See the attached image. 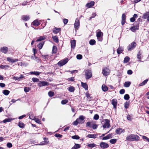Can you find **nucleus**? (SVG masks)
<instances>
[{
    "label": "nucleus",
    "mask_w": 149,
    "mask_h": 149,
    "mask_svg": "<svg viewBox=\"0 0 149 149\" xmlns=\"http://www.w3.org/2000/svg\"><path fill=\"white\" fill-rule=\"evenodd\" d=\"M52 38L54 42L56 43H58L59 42L58 39V37L56 36H53Z\"/></svg>",
    "instance_id": "bb28decb"
},
{
    "label": "nucleus",
    "mask_w": 149,
    "mask_h": 149,
    "mask_svg": "<svg viewBox=\"0 0 149 149\" xmlns=\"http://www.w3.org/2000/svg\"><path fill=\"white\" fill-rule=\"evenodd\" d=\"M116 141H117L116 139H111L109 141V142L113 144L115 143L116 142Z\"/></svg>",
    "instance_id": "a19ab883"
},
{
    "label": "nucleus",
    "mask_w": 149,
    "mask_h": 149,
    "mask_svg": "<svg viewBox=\"0 0 149 149\" xmlns=\"http://www.w3.org/2000/svg\"><path fill=\"white\" fill-rule=\"evenodd\" d=\"M97 127V125L96 124H93L92 125V127L93 129H96Z\"/></svg>",
    "instance_id": "0e129e2a"
},
{
    "label": "nucleus",
    "mask_w": 149,
    "mask_h": 149,
    "mask_svg": "<svg viewBox=\"0 0 149 149\" xmlns=\"http://www.w3.org/2000/svg\"><path fill=\"white\" fill-rule=\"evenodd\" d=\"M68 90L70 92H73L75 90V88L73 86H71L69 87Z\"/></svg>",
    "instance_id": "72a5a7b5"
},
{
    "label": "nucleus",
    "mask_w": 149,
    "mask_h": 149,
    "mask_svg": "<svg viewBox=\"0 0 149 149\" xmlns=\"http://www.w3.org/2000/svg\"><path fill=\"white\" fill-rule=\"evenodd\" d=\"M130 60V58L129 57L127 56L124 58V63H127Z\"/></svg>",
    "instance_id": "37998d69"
},
{
    "label": "nucleus",
    "mask_w": 149,
    "mask_h": 149,
    "mask_svg": "<svg viewBox=\"0 0 149 149\" xmlns=\"http://www.w3.org/2000/svg\"><path fill=\"white\" fill-rule=\"evenodd\" d=\"M68 58H65L59 61L58 63V65L60 66H62L66 64L68 61Z\"/></svg>",
    "instance_id": "0eeeda50"
},
{
    "label": "nucleus",
    "mask_w": 149,
    "mask_h": 149,
    "mask_svg": "<svg viewBox=\"0 0 149 149\" xmlns=\"http://www.w3.org/2000/svg\"><path fill=\"white\" fill-rule=\"evenodd\" d=\"M101 123L102 125V127L104 128H109L110 127V120L108 119L102 120L101 121Z\"/></svg>",
    "instance_id": "7ed1b4c3"
},
{
    "label": "nucleus",
    "mask_w": 149,
    "mask_h": 149,
    "mask_svg": "<svg viewBox=\"0 0 149 149\" xmlns=\"http://www.w3.org/2000/svg\"><path fill=\"white\" fill-rule=\"evenodd\" d=\"M125 90L123 89H121V90H120V91L119 93H120L121 94H124L125 93Z\"/></svg>",
    "instance_id": "69168bd1"
},
{
    "label": "nucleus",
    "mask_w": 149,
    "mask_h": 149,
    "mask_svg": "<svg viewBox=\"0 0 149 149\" xmlns=\"http://www.w3.org/2000/svg\"><path fill=\"white\" fill-rule=\"evenodd\" d=\"M54 94V93L52 91H49L48 93V95L49 97H51L53 96Z\"/></svg>",
    "instance_id": "a18cd8bd"
},
{
    "label": "nucleus",
    "mask_w": 149,
    "mask_h": 149,
    "mask_svg": "<svg viewBox=\"0 0 149 149\" xmlns=\"http://www.w3.org/2000/svg\"><path fill=\"white\" fill-rule=\"evenodd\" d=\"M84 118H85L83 116H80L79 118L73 122V125H77L78 124H81L84 123Z\"/></svg>",
    "instance_id": "f03ea898"
},
{
    "label": "nucleus",
    "mask_w": 149,
    "mask_h": 149,
    "mask_svg": "<svg viewBox=\"0 0 149 149\" xmlns=\"http://www.w3.org/2000/svg\"><path fill=\"white\" fill-rule=\"evenodd\" d=\"M129 103L128 102H126L125 103V109H127L129 106Z\"/></svg>",
    "instance_id": "13d9d810"
},
{
    "label": "nucleus",
    "mask_w": 149,
    "mask_h": 149,
    "mask_svg": "<svg viewBox=\"0 0 149 149\" xmlns=\"http://www.w3.org/2000/svg\"><path fill=\"white\" fill-rule=\"evenodd\" d=\"M95 41L93 39L89 41V44L90 45H94L95 43Z\"/></svg>",
    "instance_id": "ea45409f"
},
{
    "label": "nucleus",
    "mask_w": 149,
    "mask_h": 149,
    "mask_svg": "<svg viewBox=\"0 0 149 149\" xmlns=\"http://www.w3.org/2000/svg\"><path fill=\"white\" fill-rule=\"evenodd\" d=\"M142 136V139H143L144 140H146V141L149 142V139L148 138L144 136Z\"/></svg>",
    "instance_id": "4d7b16f0"
},
{
    "label": "nucleus",
    "mask_w": 149,
    "mask_h": 149,
    "mask_svg": "<svg viewBox=\"0 0 149 149\" xmlns=\"http://www.w3.org/2000/svg\"><path fill=\"white\" fill-rule=\"evenodd\" d=\"M111 104L113 106V108L116 109L117 104V100L116 99H113L111 100Z\"/></svg>",
    "instance_id": "2eb2a0df"
},
{
    "label": "nucleus",
    "mask_w": 149,
    "mask_h": 149,
    "mask_svg": "<svg viewBox=\"0 0 149 149\" xmlns=\"http://www.w3.org/2000/svg\"><path fill=\"white\" fill-rule=\"evenodd\" d=\"M102 88L103 91L105 92L108 90V87L104 85H103L102 86Z\"/></svg>",
    "instance_id": "c756f323"
},
{
    "label": "nucleus",
    "mask_w": 149,
    "mask_h": 149,
    "mask_svg": "<svg viewBox=\"0 0 149 149\" xmlns=\"http://www.w3.org/2000/svg\"><path fill=\"white\" fill-rule=\"evenodd\" d=\"M72 139H79L80 138L77 135L72 136Z\"/></svg>",
    "instance_id": "603ef678"
},
{
    "label": "nucleus",
    "mask_w": 149,
    "mask_h": 149,
    "mask_svg": "<svg viewBox=\"0 0 149 149\" xmlns=\"http://www.w3.org/2000/svg\"><path fill=\"white\" fill-rule=\"evenodd\" d=\"M29 116V118L31 119L34 120L36 118L34 117L33 114L32 113H30Z\"/></svg>",
    "instance_id": "c9c22d12"
},
{
    "label": "nucleus",
    "mask_w": 149,
    "mask_h": 149,
    "mask_svg": "<svg viewBox=\"0 0 149 149\" xmlns=\"http://www.w3.org/2000/svg\"><path fill=\"white\" fill-rule=\"evenodd\" d=\"M86 97L88 99H89V101H90L91 100V97L90 96V95L88 92H87L85 94Z\"/></svg>",
    "instance_id": "c03bdc74"
},
{
    "label": "nucleus",
    "mask_w": 149,
    "mask_h": 149,
    "mask_svg": "<svg viewBox=\"0 0 149 149\" xmlns=\"http://www.w3.org/2000/svg\"><path fill=\"white\" fill-rule=\"evenodd\" d=\"M32 24L33 25L37 26H39L40 24V23L38 19H36L34 21Z\"/></svg>",
    "instance_id": "f3484780"
},
{
    "label": "nucleus",
    "mask_w": 149,
    "mask_h": 149,
    "mask_svg": "<svg viewBox=\"0 0 149 149\" xmlns=\"http://www.w3.org/2000/svg\"><path fill=\"white\" fill-rule=\"evenodd\" d=\"M12 120V119L11 118H7V119H6L5 120H4L3 121V122L4 123L8 122H11Z\"/></svg>",
    "instance_id": "49530a36"
},
{
    "label": "nucleus",
    "mask_w": 149,
    "mask_h": 149,
    "mask_svg": "<svg viewBox=\"0 0 149 149\" xmlns=\"http://www.w3.org/2000/svg\"><path fill=\"white\" fill-rule=\"evenodd\" d=\"M126 19V15L125 14H123L122 16L121 24L123 25L125 23Z\"/></svg>",
    "instance_id": "dca6fc26"
},
{
    "label": "nucleus",
    "mask_w": 149,
    "mask_h": 149,
    "mask_svg": "<svg viewBox=\"0 0 149 149\" xmlns=\"http://www.w3.org/2000/svg\"><path fill=\"white\" fill-rule=\"evenodd\" d=\"M110 73V70L107 68H105L102 70V73L104 76L108 75Z\"/></svg>",
    "instance_id": "1a4fd4ad"
},
{
    "label": "nucleus",
    "mask_w": 149,
    "mask_h": 149,
    "mask_svg": "<svg viewBox=\"0 0 149 149\" xmlns=\"http://www.w3.org/2000/svg\"><path fill=\"white\" fill-rule=\"evenodd\" d=\"M126 139L127 141H132L139 140V137L136 135L131 134L127 136Z\"/></svg>",
    "instance_id": "f257e3e1"
},
{
    "label": "nucleus",
    "mask_w": 149,
    "mask_h": 149,
    "mask_svg": "<svg viewBox=\"0 0 149 149\" xmlns=\"http://www.w3.org/2000/svg\"><path fill=\"white\" fill-rule=\"evenodd\" d=\"M34 120L36 123L38 124H41L40 120L37 118H36L35 119H34Z\"/></svg>",
    "instance_id": "864d4df0"
},
{
    "label": "nucleus",
    "mask_w": 149,
    "mask_h": 149,
    "mask_svg": "<svg viewBox=\"0 0 149 149\" xmlns=\"http://www.w3.org/2000/svg\"><path fill=\"white\" fill-rule=\"evenodd\" d=\"M80 25L79 20L77 19H76L74 24V27L75 28V31L76 32L78 30L79 27Z\"/></svg>",
    "instance_id": "9d476101"
},
{
    "label": "nucleus",
    "mask_w": 149,
    "mask_h": 149,
    "mask_svg": "<svg viewBox=\"0 0 149 149\" xmlns=\"http://www.w3.org/2000/svg\"><path fill=\"white\" fill-rule=\"evenodd\" d=\"M18 126L20 128H23L24 127L25 125L21 121H20L18 123Z\"/></svg>",
    "instance_id": "e433bc0d"
},
{
    "label": "nucleus",
    "mask_w": 149,
    "mask_h": 149,
    "mask_svg": "<svg viewBox=\"0 0 149 149\" xmlns=\"http://www.w3.org/2000/svg\"><path fill=\"white\" fill-rule=\"evenodd\" d=\"M24 91L26 92L27 93L31 89L30 88L25 87L24 88Z\"/></svg>",
    "instance_id": "6e6d98bb"
},
{
    "label": "nucleus",
    "mask_w": 149,
    "mask_h": 149,
    "mask_svg": "<svg viewBox=\"0 0 149 149\" xmlns=\"http://www.w3.org/2000/svg\"><path fill=\"white\" fill-rule=\"evenodd\" d=\"M9 67L8 65H1L0 66V68L1 69H7Z\"/></svg>",
    "instance_id": "7c9ffc66"
},
{
    "label": "nucleus",
    "mask_w": 149,
    "mask_h": 149,
    "mask_svg": "<svg viewBox=\"0 0 149 149\" xmlns=\"http://www.w3.org/2000/svg\"><path fill=\"white\" fill-rule=\"evenodd\" d=\"M81 86L83 87L86 90H87L88 88V86L87 84L84 83H81Z\"/></svg>",
    "instance_id": "393cba45"
},
{
    "label": "nucleus",
    "mask_w": 149,
    "mask_h": 149,
    "mask_svg": "<svg viewBox=\"0 0 149 149\" xmlns=\"http://www.w3.org/2000/svg\"><path fill=\"white\" fill-rule=\"evenodd\" d=\"M96 14L95 13H93L92 14V16L90 17L89 19L90 20L92 18L95 17L96 16Z\"/></svg>",
    "instance_id": "774afa93"
},
{
    "label": "nucleus",
    "mask_w": 149,
    "mask_h": 149,
    "mask_svg": "<svg viewBox=\"0 0 149 149\" xmlns=\"http://www.w3.org/2000/svg\"><path fill=\"white\" fill-rule=\"evenodd\" d=\"M76 57L78 59L80 60L82 58V56L81 54H78L77 55Z\"/></svg>",
    "instance_id": "bf43d9fd"
},
{
    "label": "nucleus",
    "mask_w": 149,
    "mask_h": 149,
    "mask_svg": "<svg viewBox=\"0 0 149 149\" xmlns=\"http://www.w3.org/2000/svg\"><path fill=\"white\" fill-rule=\"evenodd\" d=\"M100 146L102 148L105 149L108 147L109 145L106 143L102 142L100 143Z\"/></svg>",
    "instance_id": "9b49d317"
},
{
    "label": "nucleus",
    "mask_w": 149,
    "mask_h": 149,
    "mask_svg": "<svg viewBox=\"0 0 149 149\" xmlns=\"http://www.w3.org/2000/svg\"><path fill=\"white\" fill-rule=\"evenodd\" d=\"M137 58L139 59L140 60L139 61H140V60L141 59V54L139 52L137 54Z\"/></svg>",
    "instance_id": "680f3d73"
},
{
    "label": "nucleus",
    "mask_w": 149,
    "mask_h": 149,
    "mask_svg": "<svg viewBox=\"0 0 149 149\" xmlns=\"http://www.w3.org/2000/svg\"><path fill=\"white\" fill-rule=\"evenodd\" d=\"M10 92L7 90H4L3 91V94L6 95H8L10 93Z\"/></svg>",
    "instance_id": "4c0bfd02"
},
{
    "label": "nucleus",
    "mask_w": 149,
    "mask_h": 149,
    "mask_svg": "<svg viewBox=\"0 0 149 149\" xmlns=\"http://www.w3.org/2000/svg\"><path fill=\"white\" fill-rule=\"evenodd\" d=\"M136 45V43L134 42H132L127 47V49L129 51H131L135 48Z\"/></svg>",
    "instance_id": "423d86ee"
},
{
    "label": "nucleus",
    "mask_w": 149,
    "mask_h": 149,
    "mask_svg": "<svg viewBox=\"0 0 149 149\" xmlns=\"http://www.w3.org/2000/svg\"><path fill=\"white\" fill-rule=\"evenodd\" d=\"M40 73V72L37 71L31 72V74H34L36 76L39 75Z\"/></svg>",
    "instance_id": "473e14b6"
},
{
    "label": "nucleus",
    "mask_w": 149,
    "mask_h": 149,
    "mask_svg": "<svg viewBox=\"0 0 149 149\" xmlns=\"http://www.w3.org/2000/svg\"><path fill=\"white\" fill-rule=\"evenodd\" d=\"M61 30V29L60 28H54L53 29V32L55 34H57Z\"/></svg>",
    "instance_id": "aec40b11"
},
{
    "label": "nucleus",
    "mask_w": 149,
    "mask_h": 149,
    "mask_svg": "<svg viewBox=\"0 0 149 149\" xmlns=\"http://www.w3.org/2000/svg\"><path fill=\"white\" fill-rule=\"evenodd\" d=\"M85 76L86 79H88L90 78L92 76L91 70L90 69L86 70L85 72Z\"/></svg>",
    "instance_id": "20e7f679"
},
{
    "label": "nucleus",
    "mask_w": 149,
    "mask_h": 149,
    "mask_svg": "<svg viewBox=\"0 0 149 149\" xmlns=\"http://www.w3.org/2000/svg\"><path fill=\"white\" fill-rule=\"evenodd\" d=\"M99 116L98 114H95L94 117H93V119L94 120H97L99 119Z\"/></svg>",
    "instance_id": "052dcab7"
},
{
    "label": "nucleus",
    "mask_w": 149,
    "mask_h": 149,
    "mask_svg": "<svg viewBox=\"0 0 149 149\" xmlns=\"http://www.w3.org/2000/svg\"><path fill=\"white\" fill-rule=\"evenodd\" d=\"M45 42H41L38 45V46L40 49H41L44 44Z\"/></svg>",
    "instance_id": "c85d7f7f"
},
{
    "label": "nucleus",
    "mask_w": 149,
    "mask_h": 149,
    "mask_svg": "<svg viewBox=\"0 0 149 149\" xmlns=\"http://www.w3.org/2000/svg\"><path fill=\"white\" fill-rule=\"evenodd\" d=\"M111 136V134H109L106 136L103 137L102 138V139L103 140L108 139L112 138Z\"/></svg>",
    "instance_id": "a878e982"
},
{
    "label": "nucleus",
    "mask_w": 149,
    "mask_h": 149,
    "mask_svg": "<svg viewBox=\"0 0 149 149\" xmlns=\"http://www.w3.org/2000/svg\"><path fill=\"white\" fill-rule=\"evenodd\" d=\"M8 51V48L6 47H1L0 51L1 52L4 54H6L7 53Z\"/></svg>",
    "instance_id": "f8f14e48"
},
{
    "label": "nucleus",
    "mask_w": 149,
    "mask_h": 149,
    "mask_svg": "<svg viewBox=\"0 0 149 149\" xmlns=\"http://www.w3.org/2000/svg\"><path fill=\"white\" fill-rule=\"evenodd\" d=\"M131 84V82L130 81L125 82L124 84V86L125 87H129Z\"/></svg>",
    "instance_id": "2f4dec72"
},
{
    "label": "nucleus",
    "mask_w": 149,
    "mask_h": 149,
    "mask_svg": "<svg viewBox=\"0 0 149 149\" xmlns=\"http://www.w3.org/2000/svg\"><path fill=\"white\" fill-rule=\"evenodd\" d=\"M32 81L34 82H37L39 81V79L36 78H33L32 79Z\"/></svg>",
    "instance_id": "3c124183"
},
{
    "label": "nucleus",
    "mask_w": 149,
    "mask_h": 149,
    "mask_svg": "<svg viewBox=\"0 0 149 149\" xmlns=\"http://www.w3.org/2000/svg\"><path fill=\"white\" fill-rule=\"evenodd\" d=\"M130 96L128 94H126L124 96V99L125 100H128L130 98Z\"/></svg>",
    "instance_id": "8fccbe9b"
},
{
    "label": "nucleus",
    "mask_w": 149,
    "mask_h": 149,
    "mask_svg": "<svg viewBox=\"0 0 149 149\" xmlns=\"http://www.w3.org/2000/svg\"><path fill=\"white\" fill-rule=\"evenodd\" d=\"M46 38V36H43L39 37L37 40H36V42L40 41L42 40H45Z\"/></svg>",
    "instance_id": "412c9836"
},
{
    "label": "nucleus",
    "mask_w": 149,
    "mask_h": 149,
    "mask_svg": "<svg viewBox=\"0 0 149 149\" xmlns=\"http://www.w3.org/2000/svg\"><path fill=\"white\" fill-rule=\"evenodd\" d=\"M30 19V17L28 15H23L21 17V19L25 21H27Z\"/></svg>",
    "instance_id": "ddd939ff"
},
{
    "label": "nucleus",
    "mask_w": 149,
    "mask_h": 149,
    "mask_svg": "<svg viewBox=\"0 0 149 149\" xmlns=\"http://www.w3.org/2000/svg\"><path fill=\"white\" fill-rule=\"evenodd\" d=\"M47 139L46 138H44V140L45 141H43L42 142H41L40 144H38L39 145H43L46 144L47 143L46 141V140Z\"/></svg>",
    "instance_id": "58836bf2"
},
{
    "label": "nucleus",
    "mask_w": 149,
    "mask_h": 149,
    "mask_svg": "<svg viewBox=\"0 0 149 149\" xmlns=\"http://www.w3.org/2000/svg\"><path fill=\"white\" fill-rule=\"evenodd\" d=\"M7 146L9 148H11L12 146V144L10 143H8L7 144Z\"/></svg>",
    "instance_id": "338daca9"
},
{
    "label": "nucleus",
    "mask_w": 149,
    "mask_h": 149,
    "mask_svg": "<svg viewBox=\"0 0 149 149\" xmlns=\"http://www.w3.org/2000/svg\"><path fill=\"white\" fill-rule=\"evenodd\" d=\"M52 52L53 53H56L57 51V48L56 46H54L52 48Z\"/></svg>",
    "instance_id": "79ce46f5"
},
{
    "label": "nucleus",
    "mask_w": 149,
    "mask_h": 149,
    "mask_svg": "<svg viewBox=\"0 0 149 149\" xmlns=\"http://www.w3.org/2000/svg\"><path fill=\"white\" fill-rule=\"evenodd\" d=\"M123 51V48L122 47H119L117 49V52L119 54L122 53Z\"/></svg>",
    "instance_id": "b1692460"
},
{
    "label": "nucleus",
    "mask_w": 149,
    "mask_h": 149,
    "mask_svg": "<svg viewBox=\"0 0 149 149\" xmlns=\"http://www.w3.org/2000/svg\"><path fill=\"white\" fill-rule=\"evenodd\" d=\"M38 85L40 87H42L46 86H48L49 85L48 82L44 81H40L38 82Z\"/></svg>",
    "instance_id": "6e6552de"
},
{
    "label": "nucleus",
    "mask_w": 149,
    "mask_h": 149,
    "mask_svg": "<svg viewBox=\"0 0 149 149\" xmlns=\"http://www.w3.org/2000/svg\"><path fill=\"white\" fill-rule=\"evenodd\" d=\"M148 81V79H146L144 81L142 82L139 84V86H142L146 84Z\"/></svg>",
    "instance_id": "f704fd0d"
},
{
    "label": "nucleus",
    "mask_w": 149,
    "mask_h": 149,
    "mask_svg": "<svg viewBox=\"0 0 149 149\" xmlns=\"http://www.w3.org/2000/svg\"><path fill=\"white\" fill-rule=\"evenodd\" d=\"M96 145L94 143L90 144L87 145V146L91 148H93Z\"/></svg>",
    "instance_id": "de8ad7c7"
},
{
    "label": "nucleus",
    "mask_w": 149,
    "mask_h": 149,
    "mask_svg": "<svg viewBox=\"0 0 149 149\" xmlns=\"http://www.w3.org/2000/svg\"><path fill=\"white\" fill-rule=\"evenodd\" d=\"M7 60L8 61L10 62L13 63V59H11L10 57H7Z\"/></svg>",
    "instance_id": "e2e57ef3"
},
{
    "label": "nucleus",
    "mask_w": 149,
    "mask_h": 149,
    "mask_svg": "<svg viewBox=\"0 0 149 149\" xmlns=\"http://www.w3.org/2000/svg\"><path fill=\"white\" fill-rule=\"evenodd\" d=\"M71 46L72 48L74 49L75 47L76 41L75 40H71Z\"/></svg>",
    "instance_id": "6ab92c4d"
},
{
    "label": "nucleus",
    "mask_w": 149,
    "mask_h": 149,
    "mask_svg": "<svg viewBox=\"0 0 149 149\" xmlns=\"http://www.w3.org/2000/svg\"><path fill=\"white\" fill-rule=\"evenodd\" d=\"M80 147V146L79 144L75 143L74 146L72 148V149H77Z\"/></svg>",
    "instance_id": "cd10ccee"
},
{
    "label": "nucleus",
    "mask_w": 149,
    "mask_h": 149,
    "mask_svg": "<svg viewBox=\"0 0 149 149\" xmlns=\"http://www.w3.org/2000/svg\"><path fill=\"white\" fill-rule=\"evenodd\" d=\"M97 33L96 36L98 41L101 42L103 40V33L100 30H97Z\"/></svg>",
    "instance_id": "39448f33"
},
{
    "label": "nucleus",
    "mask_w": 149,
    "mask_h": 149,
    "mask_svg": "<svg viewBox=\"0 0 149 149\" xmlns=\"http://www.w3.org/2000/svg\"><path fill=\"white\" fill-rule=\"evenodd\" d=\"M116 132L117 134H120L122 132H124V131L122 129L119 128L116 130Z\"/></svg>",
    "instance_id": "4be33fe9"
},
{
    "label": "nucleus",
    "mask_w": 149,
    "mask_h": 149,
    "mask_svg": "<svg viewBox=\"0 0 149 149\" xmlns=\"http://www.w3.org/2000/svg\"><path fill=\"white\" fill-rule=\"evenodd\" d=\"M139 25H137L136 26L131 27L130 29L132 32H134L135 31L139 29Z\"/></svg>",
    "instance_id": "4468645a"
},
{
    "label": "nucleus",
    "mask_w": 149,
    "mask_h": 149,
    "mask_svg": "<svg viewBox=\"0 0 149 149\" xmlns=\"http://www.w3.org/2000/svg\"><path fill=\"white\" fill-rule=\"evenodd\" d=\"M91 123L90 122H88L86 124V127H89L90 128L92 127V126L91 125Z\"/></svg>",
    "instance_id": "5fc2aeb1"
},
{
    "label": "nucleus",
    "mask_w": 149,
    "mask_h": 149,
    "mask_svg": "<svg viewBox=\"0 0 149 149\" xmlns=\"http://www.w3.org/2000/svg\"><path fill=\"white\" fill-rule=\"evenodd\" d=\"M95 4V2L94 1H91L90 3H87L86 4V6L88 8H90L93 6Z\"/></svg>",
    "instance_id": "a211bd4d"
},
{
    "label": "nucleus",
    "mask_w": 149,
    "mask_h": 149,
    "mask_svg": "<svg viewBox=\"0 0 149 149\" xmlns=\"http://www.w3.org/2000/svg\"><path fill=\"white\" fill-rule=\"evenodd\" d=\"M97 135L93 134H88L87 136V137H88L89 138L95 139L97 138Z\"/></svg>",
    "instance_id": "5701e85b"
},
{
    "label": "nucleus",
    "mask_w": 149,
    "mask_h": 149,
    "mask_svg": "<svg viewBox=\"0 0 149 149\" xmlns=\"http://www.w3.org/2000/svg\"><path fill=\"white\" fill-rule=\"evenodd\" d=\"M68 100H67L65 99L61 101V104H65L68 103Z\"/></svg>",
    "instance_id": "09e8293b"
}]
</instances>
